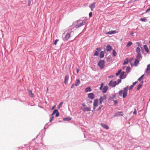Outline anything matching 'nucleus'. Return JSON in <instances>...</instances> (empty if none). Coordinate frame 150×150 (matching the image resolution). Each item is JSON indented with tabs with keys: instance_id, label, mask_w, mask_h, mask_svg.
<instances>
[{
	"instance_id": "nucleus-24",
	"label": "nucleus",
	"mask_w": 150,
	"mask_h": 150,
	"mask_svg": "<svg viewBox=\"0 0 150 150\" xmlns=\"http://www.w3.org/2000/svg\"><path fill=\"white\" fill-rule=\"evenodd\" d=\"M91 91V89L90 87H89L86 88L85 90V91L86 92H87L88 91Z\"/></svg>"
},
{
	"instance_id": "nucleus-51",
	"label": "nucleus",
	"mask_w": 150,
	"mask_h": 150,
	"mask_svg": "<svg viewBox=\"0 0 150 150\" xmlns=\"http://www.w3.org/2000/svg\"><path fill=\"white\" fill-rule=\"evenodd\" d=\"M74 85H75V84H72L71 86V88H73L74 87Z\"/></svg>"
},
{
	"instance_id": "nucleus-56",
	"label": "nucleus",
	"mask_w": 150,
	"mask_h": 150,
	"mask_svg": "<svg viewBox=\"0 0 150 150\" xmlns=\"http://www.w3.org/2000/svg\"><path fill=\"white\" fill-rule=\"evenodd\" d=\"M121 69H120V70H119L118 71V72H119V73H121Z\"/></svg>"
},
{
	"instance_id": "nucleus-47",
	"label": "nucleus",
	"mask_w": 150,
	"mask_h": 150,
	"mask_svg": "<svg viewBox=\"0 0 150 150\" xmlns=\"http://www.w3.org/2000/svg\"><path fill=\"white\" fill-rule=\"evenodd\" d=\"M120 73H119V72L118 71V72L116 74V75L117 76L119 75Z\"/></svg>"
},
{
	"instance_id": "nucleus-59",
	"label": "nucleus",
	"mask_w": 150,
	"mask_h": 150,
	"mask_svg": "<svg viewBox=\"0 0 150 150\" xmlns=\"http://www.w3.org/2000/svg\"><path fill=\"white\" fill-rule=\"evenodd\" d=\"M131 64V65L132 67L133 66H134L133 64H132H132Z\"/></svg>"
},
{
	"instance_id": "nucleus-17",
	"label": "nucleus",
	"mask_w": 150,
	"mask_h": 150,
	"mask_svg": "<svg viewBox=\"0 0 150 150\" xmlns=\"http://www.w3.org/2000/svg\"><path fill=\"white\" fill-rule=\"evenodd\" d=\"M29 93L28 94L29 96L31 98L34 97V94L32 93V90H29L28 91Z\"/></svg>"
},
{
	"instance_id": "nucleus-45",
	"label": "nucleus",
	"mask_w": 150,
	"mask_h": 150,
	"mask_svg": "<svg viewBox=\"0 0 150 150\" xmlns=\"http://www.w3.org/2000/svg\"><path fill=\"white\" fill-rule=\"evenodd\" d=\"M133 114L135 115L137 114V111L136 109H134V110L133 112Z\"/></svg>"
},
{
	"instance_id": "nucleus-1",
	"label": "nucleus",
	"mask_w": 150,
	"mask_h": 150,
	"mask_svg": "<svg viewBox=\"0 0 150 150\" xmlns=\"http://www.w3.org/2000/svg\"><path fill=\"white\" fill-rule=\"evenodd\" d=\"M128 87L127 86L123 90L120 91L119 93V95L122 96H122L124 98H125L127 95Z\"/></svg>"
},
{
	"instance_id": "nucleus-55",
	"label": "nucleus",
	"mask_w": 150,
	"mask_h": 150,
	"mask_svg": "<svg viewBox=\"0 0 150 150\" xmlns=\"http://www.w3.org/2000/svg\"><path fill=\"white\" fill-rule=\"evenodd\" d=\"M82 105L83 106L85 107L86 106V105L84 103H83L82 104Z\"/></svg>"
},
{
	"instance_id": "nucleus-15",
	"label": "nucleus",
	"mask_w": 150,
	"mask_h": 150,
	"mask_svg": "<svg viewBox=\"0 0 150 150\" xmlns=\"http://www.w3.org/2000/svg\"><path fill=\"white\" fill-rule=\"evenodd\" d=\"M118 33V31L116 30H111V31L108 32L106 33V34H115Z\"/></svg>"
},
{
	"instance_id": "nucleus-62",
	"label": "nucleus",
	"mask_w": 150,
	"mask_h": 150,
	"mask_svg": "<svg viewBox=\"0 0 150 150\" xmlns=\"http://www.w3.org/2000/svg\"><path fill=\"white\" fill-rule=\"evenodd\" d=\"M150 23V22H149Z\"/></svg>"
},
{
	"instance_id": "nucleus-34",
	"label": "nucleus",
	"mask_w": 150,
	"mask_h": 150,
	"mask_svg": "<svg viewBox=\"0 0 150 150\" xmlns=\"http://www.w3.org/2000/svg\"><path fill=\"white\" fill-rule=\"evenodd\" d=\"M140 20L143 22H145L146 21L147 19L145 18H141Z\"/></svg>"
},
{
	"instance_id": "nucleus-2",
	"label": "nucleus",
	"mask_w": 150,
	"mask_h": 150,
	"mask_svg": "<svg viewBox=\"0 0 150 150\" xmlns=\"http://www.w3.org/2000/svg\"><path fill=\"white\" fill-rule=\"evenodd\" d=\"M105 61L103 60H100L98 63V66L100 69H103L105 66Z\"/></svg>"
},
{
	"instance_id": "nucleus-4",
	"label": "nucleus",
	"mask_w": 150,
	"mask_h": 150,
	"mask_svg": "<svg viewBox=\"0 0 150 150\" xmlns=\"http://www.w3.org/2000/svg\"><path fill=\"white\" fill-rule=\"evenodd\" d=\"M116 84V81H113L112 80L109 83V86L112 87H115Z\"/></svg>"
},
{
	"instance_id": "nucleus-57",
	"label": "nucleus",
	"mask_w": 150,
	"mask_h": 150,
	"mask_svg": "<svg viewBox=\"0 0 150 150\" xmlns=\"http://www.w3.org/2000/svg\"><path fill=\"white\" fill-rule=\"evenodd\" d=\"M48 88L47 87V92H48Z\"/></svg>"
},
{
	"instance_id": "nucleus-3",
	"label": "nucleus",
	"mask_w": 150,
	"mask_h": 150,
	"mask_svg": "<svg viewBox=\"0 0 150 150\" xmlns=\"http://www.w3.org/2000/svg\"><path fill=\"white\" fill-rule=\"evenodd\" d=\"M106 96L105 95H104L103 96H101L99 99L100 103L101 104L102 102L106 100Z\"/></svg>"
},
{
	"instance_id": "nucleus-12",
	"label": "nucleus",
	"mask_w": 150,
	"mask_h": 150,
	"mask_svg": "<svg viewBox=\"0 0 150 150\" xmlns=\"http://www.w3.org/2000/svg\"><path fill=\"white\" fill-rule=\"evenodd\" d=\"M88 98L91 99H93L94 98V94L92 93L88 94Z\"/></svg>"
},
{
	"instance_id": "nucleus-49",
	"label": "nucleus",
	"mask_w": 150,
	"mask_h": 150,
	"mask_svg": "<svg viewBox=\"0 0 150 150\" xmlns=\"http://www.w3.org/2000/svg\"><path fill=\"white\" fill-rule=\"evenodd\" d=\"M102 107V105H101L98 108V110H100L101 108Z\"/></svg>"
},
{
	"instance_id": "nucleus-30",
	"label": "nucleus",
	"mask_w": 150,
	"mask_h": 150,
	"mask_svg": "<svg viewBox=\"0 0 150 150\" xmlns=\"http://www.w3.org/2000/svg\"><path fill=\"white\" fill-rule=\"evenodd\" d=\"M132 42H129L127 44V45H126V46L127 47H130L131 45H132Z\"/></svg>"
},
{
	"instance_id": "nucleus-16",
	"label": "nucleus",
	"mask_w": 150,
	"mask_h": 150,
	"mask_svg": "<svg viewBox=\"0 0 150 150\" xmlns=\"http://www.w3.org/2000/svg\"><path fill=\"white\" fill-rule=\"evenodd\" d=\"M81 82L79 79H76L75 81V86H79Z\"/></svg>"
},
{
	"instance_id": "nucleus-27",
	"label": "nucleus",
	"mask_w": 150,
	"mask_h": 150,
	"mask_svg": "<svg viewBox=\"0 0 150 150\" xmlns=\"http://www.w3.org/2000/svg\"><path fill=\"white\" fill-rule=\"evenodd\" d=\"M136 52L138 53H140V49L139 47H137L136 49Z\"/></svg>"
},
{
	"instance_id": "nucleus-5",
	"label": "nucleus",
	"mask_w": 150,
	"mask_h": 150,
	"mask_svg": "<svg viewBox=\"0 0 150 150\" xmlns=\"http://www.w3.org/2000/svg\"><path fill=\"white\" fill-rule=\"evenodd\" d=\"M96 4V3L95 2H93L89 5V7L91 8V11H93V9L95 8Z\"/></svg>"
},
{
	"instance_id": "nucleus-18",
	"label": "nucleus",
	"mask_w": 150,
	"mask_h": 150,
	"mask_svg": "<svg viewBox=\"0 0 150 150\" xmlns=\"http://www.w3.org/2000/svg\"><path fill=\"white\" fill-rule=\"evenodd\" d=\"M108 87L107 86H105L102 89L103 90V93H105L106 92L107 90H108Z\"/></svg>"
},
{
	"instance_id": "nucleus-7",
	"label": "nucleus",
	"mask_w": 150,
	"mask_h": 150,
	"mask_svg": "<svg viewBox=\"0 0 150 150\" xmlns=\"http://www.w3.org/2000/svg\"><path fill=\"white\" fill-rule=\"evenodd\" d=\"M126 73L125 72H122L120 75V79H123L125 78L126 77Z\"/></svg>"
},
{
	"instance_id": "nucleus-44",
	"label": "nucleus",
	"mask_w": 150,
	"mask_h": 150,
	"mask_svg": "<svg viewBox=\"0 0 150 150\" xmlns=\"http://www.w3.org/2000/svg\"><path fill=\"white\" fill-rule=\"evenodd\" d=\"M136 44L137 45L139 46L140 47H141V46L140 45V43L139 42H137Z\"/></svg>"
},
{
	"instance_id": "nucleus-39",
	"label": "nucleus",
	"mask_w": 150,
	"mask_h": 150,
	"mask_svg": "<svg viewBox=\"0 0 150 150\" xmlns=\"http://www.w3.org/2000/svg\"><path fill=\"white\" fill-rule=\"evenodd\" d=\"M117 115H118V116H123V113H117Z\"/></svg>"
},
{
	"instance_id": "nucleus-28",
	"label": "nucleus",
	"mask_w": 150,
	"mask_h": 150,
	"mask_svg": "<svg viewBox=\"0 0 150 150\" xmlns=\"http://www.w3.org/2000/svg\"><path fill=\"white\" fill-rule=\"evenodd\" d=\"M71 118L70 117H67L63 119L64 120V121H69L71 120Z\"/></svg>"
},
{
	"instance_id": "nucleus-41",
	"label": "nucleus",
	"mask_w": 150,
	"mask_h": 150,
	"mask_svg": "<svg viewBox=\"0 0 150 150\" xmlns=\"http://www.w3.org/2000/svg\"><path fill=\"white\" fill-rule=\"evenodd\" d=\"M63 103V102H61L59 105L58 108H59L61 105H62Z\"/></svg>"
},
{
	"instance_id": "nucleus-19",
	"label": "nucleus",
	"mask_w": 150,
	"mask_h": 150,
	"mask_svg": "<svg viewBox=\"0 0 150 150\" xmlns=\"http://www.w3.org/2000/svg\"><path fill=\"white\" fill-rule=\"evenodd\" d=\"M139 62L138 59H135L134 62V65L135 66H137V65L139 63Z\"/></svg>"
},
{
	"instance_id": "nucleus-11",
	"label": "nucleus",
	"mask_w": 150,
	"mask_h": 150,
	"mask_svg": "<svg viewBox=\"0 0 150 150\" xmlns=\"http://www.w3.org/2000/svg\"><path fill=\"white\" fill-rule=\"evenodd\" d=\"M56 113V117H58L59 115V114L58 112V110H55L52 113V116L55 113Z\"/></svg>"
},
{
	"instance_id": "nucleus-13",
	"label": "nucleus",
	"mask_w": 150,
	"mask_h": 150,
	"mask_svg": "<svg viewBox=\"0 0 150 150\" xmlns=\"http://www.w3.org/2000/svg\"><path fill=\"white\" fill-rule=\"evenodd\" d=\"M69 79V76L68 75H66L65 76V79H64V83L65 84L67 85L68 83V80Z\"/></svg>"
},
{
	"instance_id": "nucleus-10",
	"label": "nucleus",
	"mask_w": 150,
	"mask_h": 150,
	"mask_svg": "<svg viewBox=\"0 0 150 150\" xmlns=\"http://www.w3.org/2000/svg\"><path fill=\"white\" fill-rule=\"evenodd\" d=\"M98 100L97 99H96L94 101L93 103V106H94V109H95V108L98 106Z\"/></svg>"
},
{
	"instance_id": "nucleus-40",
	"label": "nucleus",
	"mask_w": 150,
	"mask_h": 150,
	"mask_svg": "<svg viewBox=\"0 0 150 150\" xmlns=\"http://www.w3.org/2000/svg\"><path fill=\"white\" fill-rule=\"evenodd\" d=\"M89 16L90 17H91L92 16V12H90L89 13Z\"/></svg>"
},
{
	"instance_id": "nucleus-21",
	"label": "nucleus",
	"mask_w": 150,
	"mask_h": 150,
	"mask_svg": "<svg viewBox=\"0 0 150 150\" xmlns=\"http://www.w3.org/2000/svg\"><path fill=\"white\" fill-rule=\"evenodd\" d=\"M112 49V47L110 45H108L106 46V50L108 51H110Z\"/></svg>"
},
{
	"instance_id": "nucleus-36",
	"label": "nucleus",
	"mask_w": 150,
	"mask_h": 150,
	"mask_svg": "<svg viewBox=\"0 0 150 150\" xmlns=\"http://www.w3.org/2000/svg\"><path fill=\"white\" fill-rule=\"evenodd\" d=\"M59 40L58 39H56L54 41V44L55 45H56L57 44V42Z\"/></svg>"
},
{
	"instance_id": "nucleus-32",
	"label": "nucleus",
	"mask_w": 150,
	"mask_h": 150,
	"mask_svg": "<svg viewBox=\"0 0 150 150\" xmlns=\"http://www.w3.org/2000/svg\"><path fill=\"white\" fill-rule=\"evenodd\" d=\"M112 54L114 56H115L117 53L115 50H113L112 51Z\"/></svg>"
},
{
	"instance_id": "nucleus-25",
	"label": "nucleus",
	"mask_w": 150,
	"mask_h": 150,
	"mask_svg": "<svg viewBox=\"0 0 150 150\" xmlns=\"http://www.w3.org/2000/svg\"><path fill=\"white\" fill-rule=\"evenodd\" d=\"M144 48L146 51L147 52V53H148L149 52V50L148 49V48L146 45H145L144 46Z\"/></svg>"
},
{
	"instance_id": "nucleus-33",
	"label": "nucleus",
	"mask_w": 150,
	"mask_h": 150,
	"mask_svg": "<svg viewBox=\"0 0 150 150\" xmlns=\"http://www.w3.org/2000/svg\"><path fill=\"white\" fill-rule=\"evenodd\" d=\"M128 63V60L127 59H126L124 61L123 63V65H125L127 64Z\"/></svg>"
},
{
	"instance_id": "nucleus-26",
	"label": "nucleus",
	"mask_w": 150,
	"mask_h": 150,
	"mask_svg": "<svg viewBox=\"0 0 150 150\" xmlns=\"http://www.w3.org/2000/svg\"><path fill=\"white\" fill-rule=\"evenodd\" d=\"M100 58H103L104 56V53L103 51H101L100 55Z\"/></svg>"
},
{
	"instance_id": "nucleus-46",
	"label": "nucleus",
	"mask_w": 150,
	"mask_h": 150,
	"mask_svg": "<svg viewBox=\"0 0 150 150\" xmlns=\"http://www.w3.org/2000/svg\"><path fill=\"white\" fill-rule=\"evenodd\" d=\"M134 86L133 85H132L129 86V88L130 89H132L133 87Z\"/></svg>"
},
{
	"instance_id": "nucleus-6",
	"label": "nucleus",
	"mask_w": 150,
	"mask_h": 150,
	"mask_svg": "<svg viewBox=\"0 0 150 150\" xmlns=\"http://www.w3.org/2000/svg\"><path fill=\"white\" fill-rule=\"evenodd\" d=\"M85 22H83L82 23H78L75 26L76 28H79L80 27H81V26H83V25H84V24H85Z\"/></svg>"
},
{
	"instance_id": "nucleus-48",
	"label": "nucleus",
	"mask_w": 150,
	"mask_h": 150,
	"mask_svg": "<svg viewBox=\"0 0 150 150\" xmlns=\"http://www.w3.org/2000/svg\"><path fill=\"white\" fill-rule=\"evenodd\" d=\"M137 81H136V82L133 83V85H133V86H134V85H135L136 84V83H137Z\"/></svg>"
},
{
	"instance_id": "nucleus-43",
	"label": "nucleus",
	"mask_w": 150,
	"mask_h": 150,
	"mask_svg": "<svg viewBox=\"0 0 150 150\" xmlns=\"http://www.w3.org/2000/svg\"><path fill=\"white\" fill-rule=\"evenodd\" d=\"M98 52L97 51H96L94 53V55L95 56H96V55H98Z\"/></svg>"
},
{
	"instance_id": "nucleus-9",
	"label": "nucleus",
	"mask_w": 150,
	"mask_h": 150,
	"mask_svg": "<svg viewBox=\"0 0 150 150\" xmlns=\"http://www.w3.org/2000/svg\"><path fill=\"white\" fill-rule=\"evenodd\" d=\"M71 35L69 33L67 34L65 37L63 39L64 41L67 40L70 37Z\"/></svg>"
},
{
	"instance_id": "nucleus-20",
	"label": "nucleus",
	"mask_w": 150,
	"mask_h": 150,
	"mask_svg": "<svg viewBox=\"0 0 150 150\" xmlns=\"http://www.w3.org/2000/svg\"><path fill=\"white\" fill-rule=\"evenodd\" d=\"M137 59L140 60L142 58V56L141 53H138L136 56Z\"/></svg>"
},
{
	"instance_id": "nucleus-8",
	"label": "nucleus",
	"mask_w": 150,
	"mask_h": 150,
	"mask_svg": "<svg viewBox=\"0 0 150 150\" xmlns=\"http://www.w3.org/2000/svg\"><path fill=\"white\" fill-rule=\"evenodd\" d=\"M150 64L147 65V68L146 70V72L148 74L150 73Z\"/></svg>"
},
{
	"instance_id": "nucleus-31",
	"label": "nucleus",
	"mask_w": 150,
	"mask_h": 150,
	"mask_svg": "<svg viewBox=\"0 0 150 150\" xmlns=\"http://www.w3.org/2000/svg\"><path fill=\"white\" fill-rule=\"evenodd\" d=\"M130 67H128L127 68V69H126V71L127 72V73H128V72H129L130 71Z\"/></svg>"
},
{
	"instance_id": "nucleus-50",
	"label": "nucleus",
	"mask_w": 150,
	"mask_h": 150,
	"mask_svg": "<svg viewBox=\"0 0 150 150\" xmlns=\"http://www.w3.org/2000/svg\"><path fill=\"white\" fill-rule=\"evenodd\" d=\"M96 50L98 51L100 50L101 49L100 48H96Z\"/></svg>"
},
{
	"instance_id": "nucleus-38",
	"label": "nucleus",
	"mask_w": 150,
	"mask_h": 150,
	"mask_svg": "<svg viewBox=\"0 0 150 150\" xmlns=\"http://www.w3.org/2000/svg\"><path fill=\"white\" fill-rule=\"evenodd\" d=\"M51 116H52V117H51V119H50V122H52V121L53 120H54V116H53V115H52H52H51Z\"/></svg>"
},
{
	"instance_id": "nucleus-60",
	"label": "nucleus",
	"mask_w": 150,
	"mask_h": 150,
	"mask_svg": "<svg viewBox=\"0 0 150 150\" xmlns=\"http://www.w3.org/2000/svg\"><path fill=\"white\" fill-rule=\"evenodd\" d=\"M149 49L150 50V46H149Z\"/></svg>"
},
{
	"instance_id": "nucleus-61",
	"label": "nucleus",
	"mask_w": 150,
	"mask_h": 150,
	"mask_svg": "<svg viewBox=\"0 0 150 150\" xmlns=\"http://www.w3.org/2000/svg\"><path fill=\"white\" fill-rule=\"evenodd\" d=\"M149 43H150V41H149Z\"/></svg>"
},
{
	"instance_id": "nucleus-54",
	"label": "nucleus",
	"mask_w": 150,
	"mask_h": 150,
	"mask_svg": "<svg viewBox=\"0 0 150 150\" xmlns=\"http://www.w3.org/2000/svg\"><path fill=\"white\" fill-rule=\"evenodd\" d=\"M55 108V105H54L52 107V109L53 110V109H54Z\"/></svg>"
},
{
	"instance_id": "nucleus-35",
	"label": "nucleus",
	"mask_w": 150,
	"mask_h": 150,
	"mask_svg": "<svg viewBox=\"0 0 150 150\" xmlns=\"http://www.w3.org/2000/svg\"><path fill=\"white\" fill-rule=\"evenodd\" d=\"M104 85V84L103 83H102L101 84L100 87V90H102V87H103V86Z\"/></svg>"
},
{
	"instance_id": "nucleus-29",
	"label": "nucleus",
	"mask_w": 150,
	"mask_h": 150,
	"mask_svg": "<svg viewBox=\"0 0 150 150\" xmlns=\"http://www.w3.org/2000/svg\"><path fill=\"white\" fill-rule=\"evenodd\" d=\"M123 112H122V111H121V112H116V113L115 114V115H114V117H117V116H118V115H117V113H123Z\"/></svg>"
},
{
	"instance_id": "nucleus-22",
	"label": "nucleus",
	"mask_w": 150,
	"mask_h": 150,
	"mask_svg": "<svg viewBox=\"0 0 150 150\" xmlns=\"http://www.w3.org/2000/svg\"><path fill=\"white\" fill-rule=\"evenodd\" d=\"M143 82L142 81L141 83H139L137 87V89L139 90L142 86L143 85Z\"/></svg>"
},
{
	"instance_id": "nucleus-42",
	"label": "nucleus",
	"mask_w": 150,
	"mask_h": 150,
	"mask_svg": "<svg viewBox=\"0 0 150 150\" xmlns=\"http://www.w3.org/2000/svg\"><path fill=\"white\" fill-rule=\"evenodd\" d=\"M121 79H118L117 80V84H118L119 83H120L121 82Z\"/></svg>"
},
{
	"instance_id": "nucleus-14",
	"label": "nucleus",
	"mask_w": 150,
	"mask_h": 150,
	"mask_svg": "<svg viewBox=\"0 0 150 150\" xmlns=\"http://www.w3.org/2000/svg\"><path fill=\"white\" fill-rule=\"evenodd\" d=\"M100 125L102 127L106 129H109V127L108 126L105 124L101 123L100 124Z\"/></svg>"
},
{
	"instance_id": "nucleus-37",
	"label": "nucleus",
	"mask_w": 150,
	"mask_h": 150,
	"mask_svg": "<svg viewBox=\"0 0 150 150\" xmlns=\"http://www.w3.org/2000/svg\"><path fill=\"white\" fill-rule=\"evenodd\" d=\"M144 75H142L138 79V81H140L141 79H142L143 78Z\"/></svg>"
},
{
	"instance_id": "nucleus-52",
	"label": "nucleus",
	"mask_w": 150,
	"mask_h": 150,
	"mask_svg": "<svg viewBox=\"0 0 150 150\" xmlns=\"http://www.w3.org/2000/svg\"><path fill=\"white\" fill-rule=\"evenodd\" d=\"M114 103L115 104H116L117 103V101L116 100H114V101H113Z\"/></svg>"
},
{
	"instance_id": "nucleus-58",
	"label": "nucleus",
	"mask_w": 150,
	"mask_h": 150,
	"mask_svg": "<svg viewBox=\"0 0 150 150\" xmlns=\"http://www.w3.org/2000/svg\"><path fill=\"white\" fill-rule=\"evenodd\" d=\"M79 71V69H77L76 71L77 73H78Z\"/></svg>"
},
{
	"instance_id": "nucleus-53",
	"label": "nucleus",
	"mask_w": 150,
	"mask_h": 150,
	"mask_svg": "<svg viewBox=\"0 0 150 150\" xmlns=\"http://www.w3.org/2000/svg\"><path fill=\"white\" fill-rule=\"evenodd\" d=\"M150 11V8H149L148 9L146 10V12H148V11Z\"/></svg>"
},
{
	"instance_id": "nucleus-23",
	"label": "nucleus",
	"mask_w": 150,
	"mask_h": 150,
	"mask_svg": "<svg viewBox=\"0 0 150 150\" xmlns=\"http://www.w3.org/2000/svg\"><path fill=\"white\" fill-rule=\"evenodd\" d=\"M82 110L83 111L85 112L86 111H90L91 110L90 108L88 107H86L84 108Z\"/></svg>"
}]
</instances>
